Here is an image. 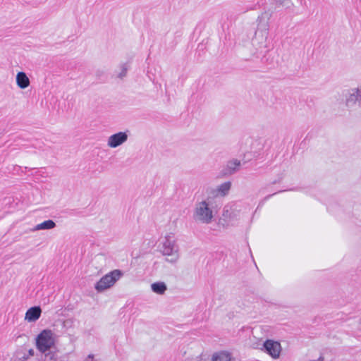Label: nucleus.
<instances>
[{"instance_id": "f257e3e1", "label": "nucleus", "mask_w": 361, "mask_h": 361, "mask_svg": "<svg viewBox=\"0 0 361 361\" xmlns=\"http://www.w3.org/2000/svg\"><path fill=\"white\" fill-rule=\"evenodd\" d=\"M35 346L39 353H46L56 348V336L49 329H43L35 337Z\"/></svg>"}, {"instance_id": "f03ea898", "label": "nucleus", "mask_w": 361, "mask_h": 361, "mask_svg": "<svg viewBox=\"0 0 361 361\" xmlns=\"http://www.w3.org/2000/svg\"><path fill=\"white\" fill-rule=\"evenodd\" d=\"M159 250L163 255L171 257L166 259L170 263H175L179 259L178 245L170 235L164 238V241L159 245Z\"/></svg>"}, {"instance_id": "7ed1b4c3", "label": "nucleus", "mask_w": 361, "mask_h": 361, "mask_svg": "<svg viewBox=\"0 0 361 361\" xmlns=\"http://www.w3.org/2000/svg\"><path fill=\"white\" fill-rule=\"evenodd\" d=\"M213 212L209 207V202L203 200L196 204L193 219L203 224H210L213 219Z\"/></svg>"}, {"instance_id": "20e7f679", "label": "nucleus", "mask_w": 361, "mask_h": 361, "mask_svg": "<svg viewBox=\"0 0 361 361\" xmlns=\"http://www.w3.org/2000/svg\"><path fill=\"white\" fill-rule=\"evenodd\" d=\"M123 273L120 269H115L104 275L97 282L94 288L98 292H102L112 286L123 276Z\"/></svg>"}, {"instance_id": "39448f33", "label": "nucleus", "mask_w": 361, "mask_h": 361, "mask_svg": "<svg viewBox=\"0 0 361 361\" xmlns=\"http://www.w3.org/2000/svg\"><path fill=\"white\" fill-rule=\"evenodd\" d=\"M264 353L270 355L272 358L276 359L280 356L281 345L279 341L272 339H267L261 348Z\"/></svg>"}, {"instance_id": "423d86ee", "label": "nucleus", "mask_w": 361, "mask_h": 361, "mask_svg": "<svg viewBox=\"0 0 361 361\" xmlns=\"http://www.w3.org/2000/svg\"><path fill=\"white\" fill-rule=\"evenodd\" d=\"M126 132H118L111 135L108 139V145L111 148H116L127 141Z\"/></svg>"}, {"instance_id": "0eeeda50", "label": "nucleus", "mask_w": 361, "mask_h": 361, "mask_svg": "<svg viewBox=\"0 0 361 361\" xmlns=\"http://www.w3.org/2000/svg\"><path fill=\"white\" fill-rule=\"evenodd\" d=\"M241 165L240 160L237 159H233L227 162L226 166L221 171L223 176H231L236 173Z\"/></svg>"}, {"instance_id": "6e6552de", "label": "nucleus", "mask_w": 361, "mask_h": 361, "mask_svg": "<svg viewBox=\"0 0 361 361\" xmlns=\"http://www.w3.org/2000/svg\"><path fill=\"white\" fill-rule=\"evenodd\" d=\"M361 104V90L359 88L351 89L346 95L345 102L347 106H353L356 102Z\"/></svg>"}, {"instance_id": "1a4fd4ad", "label": "nucleus", "mask_w": 361, "mask_h": 361, "mask_svg": "<svg viewBox=\"0 0 361 361\" xmlns=\"http://www.w3.org/2000/svg\"><path fill=\"white\" fill-rule=\"evenodd\" d=\"M42 309L39 306H34L29 308L26 313L25 319L28 322H36L41 316Z\"/></svg>"}, {"instance_id": "9d476101", "label": "nucleus", "mask_w": 361, "mask_h": 361, "mask_svg": "<svg viewBox=\"0 0 361 361\" xmlns=\"http://www.w3.org/2000/svg\"><path fill=\"white\" fill-rule=\"evenodd\" d=\"M16 83L20 89H25L30 85V80L25 73L18 72L17 73Z\"/></svg>"}, {"instance_id": "9b49d317", "label": "nucleus", "mask_w": 361, "mask_h": 361, "mask_svg": "<svg viewBox=\"0 0 361 361\" xmlns=\"http://www.w3.org/2000/svg\"><path fill=\"white\" fill-rule=\"evenodd\" d=\"M55 226H56V223L51 219H48V220L44 221L43 222L36 225L32 229V231H39V230H49V229L54 228Z\"/></svg>"}, {"instance_id": "f8f14e48", "label": "nucleus", "mask_w": 361, "mask_h": 361, "mask_svg": "<svg viewBox=\"0 0 361 361\" xmlns=\"http://www.w3.org/2000/svg\"><path fill=\"white\" fill-rule=\"evenodd\" d=\"M152 290L159 295H162L167 290V286L164 282H154L151 285Z\"/></svg>"}, {"instance_id": "ddd939ff", "label": "nucleus", "mask_w": 361, "mask_h": 361, "mask_svg": "<svg viewBox=\"0 0 361 361\" xmlns=\"http://www.w3.org/2000/svg\"><path fill=\"white\" fill-rule=\"evenodd\" d=\"M212 361H231V355L228 352L221 351L213 355Z\"/></svg>"}, {"instance_id": "4468645a", "label": "nucleus", "mask_w": 361, "mask_h": 361, "mask_svg": "<svg viewBox=\"0 0 361 361\" xmlns=\"http://www.w3.org/2000/svg\"><path fill=\"white\" fill-rule=\"evenodd\" d=\"M231 188V181H226L223 183L222 184L219 185L217 187L216 192L218 194L221 195V196L226 195Z\"/></svg>"}, {"instance_id": "2eb2a0df", "label": "nucleus", "mask_w": 361, "mask_h": 361, "mask_svg": "<svg viewBox=\"0 0 361 361\" xmlns=\"http://www.w3.org/2000/svg\"><path fill=\"white\" fill-rule=\"evenodd\" d=\"M271 54H270V51L269 50H266L265 51V54L263 56V57L262 58V62L263 63H267V68H271L272 67L274 66V60L273 59H271L270 61H269V57H270Z\"/></svg>"}, {"instance_id": "dca6fc26", "label": "nucleus", "mask_w": 361, "mask_h": 361, "mask_svg": "<svg viewBox=\"0 0 361 361\" xmlns=\"http://www.w3.org/2000/svg\"><path fill=\"white\" fill-rule=\"evenodd\" d=\"M44 355L45 360L47 361H59L57 354L56 351H53L52 349L47 351L46 353H41Z\"/></svg>"}, {"instance_id": "f3484780", "label": "nucleus", "mask_w": 361, "mask_h": 361, "mask_svg": "<svg viewBox=\"0 0 361 361\" xmlns=\"http://www.w3.org/2000/svg\"><path fill=\"white\" fill-rule=\"evenodd\" d=\"M27 360L26 353L22 352H17L14 357V361H26Z\"/></svg>"}, {"instance_id": "a211bd4d", "label": "nucleus", "mask_w": 361, "mask_h": 361, "mask_svg": "<svg viewBox=\"0 0 361 361\" xmlns=\"http://www.w3.org/2000/svg\"><path fill=\"white\" fill-rule=\"evenodd\" d=\"M128 67H129V66L128 65V63L122 64V66H121V71L118 74V78H123V77H125L126 75L127 71L128 70Z\"/></svg>"}, {"instance_id": "6ab92c4d", "label": "nucleus", "mask_w": 361, "mask_h": 361, "mask_svg": "<svg viewBox=\"0 0 361 361\" xmlns=\"http://www.w3.org/2000/svg\"><path fill=\"white\" fill-rule=\"evenodd\" d=\"M283 190H279V192H276L273 194H270V195H267L266 197H264V199L260 202L259 203V205H262L267 200H268L270 197H271L272 196H274V195L279 193V192H282Z\"/></svg>"}, {"instance_id": "aec40b11", "label": "nucleus", "mask_w": 361, "mask_h": 361, "mask_svg": "<svg viewBox=\"0 0 361 361\" xmlns=\"http://www.w3.org/2000/svg\"><path fill=\"white\" fill-rule=\"evenodd\" d=\"M275 1H276V4H278V5L286 6L287 4L286 1L288 0H275Z\"/></svg>"}, {"instance_id": "412c9836", "label": "nucleus", "mask_w": 361, "mask_h": 361, "mask_svg": "<svg viewBox=\"0 0 361 361\" xmlns=\"http://www.w3.org/2000/svg\"><path fill=\"white\" fill-rule=\"evenodd\" d=\"M35 355V351L33 349H30L28 351H27V353H26V356H27V359L30 357V356H34Z\"/></svg>"}, {"instance_id": "4be33fe9", "label": "nucleus", "mask_w": 361, "mask_h": 361, "mask_svg": "<svg viewBox=\"0 0 361 361\" xmlns=\"http://www.w3.org/2000/svg\"><path fill=\"white\" fill-rule=\"evenodd\" d=\"M309 361H324V357L321 355L317 360H310Z\"/></svg>"}, {"instance_id": "5701e85b", "label": "nucleus", "mask_w": 361, "mask_h": 361, "mask_svg": "<svg viewBox=\"0 0 361 361\" xmlns=\"http://www.w3.org/2000/svg\"><path fill=\"white\" fill-rule=\"evenodd\" d=\"M94 358V355L92 354H90L87 357V361H89L90 360H92Z\"/></svg>"}, {"instance_id": "b1692460", "label": "nucleus", "mask_w": 361, "mask_h": 361, "mask_svg": "<svg viewBox=\"0 0 361 361\" xmlns=\"http://www.w3.org/2000/svg\"><path fill=\"white\" fill-rule=\"evenodd\" d=\"M276 183H277V181H276V180H274V181L271 183V184H276Z\"/></svg>"}]
</instances>
